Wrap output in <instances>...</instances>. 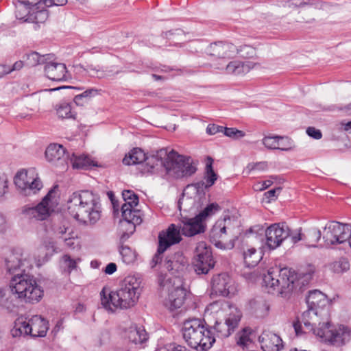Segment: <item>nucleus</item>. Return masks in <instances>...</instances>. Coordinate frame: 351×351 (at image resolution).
Instances as JSON below:
<instances>
[{"mask_svg":"<svg viewBox=\"0 0 351 351\" xmlns=\"http://www.w3.org/2000/svg\"><path fill=\"white\" fill-rule=\"evenodd\" d=\"M69 214L84 224H95L101 217L99 197L90 191L73 193L67 201Z\"/></svg>","mask_w":351,"mask_h":351,"instance_id":"2","label":"nucleus"},{"mask_svg":"<svg viewBox=\"0 0 351 351\" xmlns=\"http://www.w3.org/2000/svg\"><path fill=\"white\" fill-rule=\"evenodd\" d=\"M122 197L125 202L121 206L122 217H129L130 214L134 213V211H141L134 208L138 204V197L132 191H123Z\"/></svg>","mask_w":351,"mask_h":351,"instance_id":"29","label":"nucleus"},{"mask_svg":"<svg viewBox=\"0 0 351 351\" xmlns=\"http://www.w3.org/2000/svg\"><path fill=\"white\" fill-rule=\"evenodd\" d=\"M98 90L95 88H89L82 93L75 96L73 101L77 106H83L88 103L92 97L97 95Z\"/></svg>","mask_w":351,"mask_h":351,"instance_id":"44","label":"nucleus"},{"mask_svg":"<svg viewBox=\"0 0 351 351\" xmlns=\"http://www.w3.org/2000/svg\"><path fill=\"white\" fill-rule=\"evenodd\" d=\"M0 305L8 309L12 310L16 307L15 300L8 289H0Z\"/></svg>","mask_w":351,"mask_h":351,"instance_id":"43","label":"nucleus"},{"mask_svg":"<svg viewBox=\"0 0 351 351\" xmlns=\"http://www.w3.org/2000/svg\"><path fill=\"white\" fill-rule=\"evenodd\" d=\"M56 189V186L51 189L36 206H24L22 209L23 214L29 219L34 218L40 221L46 219L54 204L53 199L55 197Z\"/></svg>","mask_w":351,"mask_h":351,"instance_id":"12","label":"nucleus"},{"mask_svg":"<svg viewBox=\"0 0 351 351\" xmlns=\"http://www.w3.org/2000/svg\"><path fill=\"white\" fill-rule=\"evenodd\" d=\"M335 269L337 271H346L350 268V263L346 259H341L335 265Z\"/></svg>","mask_w":351,"mask_h":351,"instance_id":"56","label":"nucleus"},{"mask_svg":"<svg viewBox=\"0 0 351 351\" xmlns=\"http://www.w3.org/2000/svg\"><path fill=\"white\" fill-rule=\"evenodd\" d=\"M169 152L167 148L160 149L155 154L146 156L145 160V170L147 172L154 173L160 167H164L167 171L166 163L169 162Z\"/></svg>","mask_w":351,"mask_h":351,"instance_id":"21","label":"nucleus"},{"mask_svg":"<svg viewBox=\"0 0 351 351\" xmlns=\"http://www.w3.org/2000/svg\"><path fill=\"white\" fill-rule=\"evenodd\" d=\"M350 226L331 221L324 228L323 239L327 245L341 244L350 238Z\"/></svg>","mask_w":351,"mask_h":351,"instance_id":"11","label":"nucleus"},{"mask_svg":"<svg viewBox=\"0 0 351 351\" xmlns=\"http://www.w3.org/2000/svg\"><path fill=\"white\" fill-rule=\"evenodd\" d=\"M37 0H19L17 5L16 16L20 19L25 18L37 5Z\"/></svg>","mask_w":351,"mask_h":351,"instance_id":"39","label":"nucleus"},{"mask_svg":"<svg viewBox=\"0 0 351 351\" xmlns=\"http://www.w3.org/2000/svg\"><path fill=\"white\" fill-rule=\"evenodd\" d=\"M48 18V12L45 10L32 11L25 18V21L34 23L36 24L43 23Z\"/></svg>","mask_w":351,"mask_h":351,"instance_id":"46","label":"nucleus"},{"mask_svg":"<svg viewBox=\"0 0 351 351\" xmlns=\"http://www.w3.org/2000/svg\"><path fill=\"white\" fill-rule=\"evenodd\" d=\"M220 210V206L217 203L208 204L203 210L196 216L203 222L207 217L213 216Z\"/></svg>","mask_w":351,"mask_h":351,"instance_id":"48","label":"nucleus"},{"mask_svg":"<svg viewBox=\"0 0 351 351\" xmlns=\"http://www.w3.org/2000/svg\"><path fill=\"white\" fill-rule=\"evenodd\" d=\"M204 184L203 181H202L189 184L185 188L178 204V207L181 212L189 213L195 210L196 196L193 197L189 196V195L191 193L197 195L199 191H203Z\"/></svg>","mask_w":351,"mask_h":351,"instance_id":"18","label":"nucleus"},{"mask_svg":"<svg viewBox=\"0 0 351 351\" xmlns=\"http://www.w3.org/2000/svg\"><path fill=\"white\" fill-rule=\"evenodd\" d=\"M261 252L254 247H249L243 252L244 263L247 267H255L261 260Z\"/></svg>","mask_w":351,"mask_h":351,"instance_id":"37","label":"nucleus"},{"mask_svg":"<svg viewBox=\"0 0 351 351\" xmlns=\"http://www.w3.org/2000/svg\"><path fill=\"white\" fill-rule=\"evenodd\" d=\"M126 336L130 341L138 344L143 343L147 339V335L143 327H138L136 325L131 326L126 330Z\"/></svg>","mask_w":351,"mask_h":351,"instance_id":"34","label":"nucleus"},{"mask_svg":"<svg viewBox=\"0 0 351 351\" xmlns=\"http://www.w3.org/2000/svg\"><path fill=\"white\" fill-rule=\"evenodd\" d=\"M237 54L243 58H251L256 55V49L252 46L244 45L237 49Z\"/></svg>","mask_w":351,"mask_h":351,"instance_id":"52","label":"nucleus"},{"mask_svg":"<svg viewBox=\"0 0 351 351\" xmlns=\"http://www.w3.org/2000/svg\"><path fill=\"white\" fill-rule=\"evenodd\" d=\"M223 134L234 139H239L245 136L244 132L233 128H224Z\"/></svg>","mask_w":351,"mask_h":351,"instance_id":"53","label":"nucleus"},{"mask_svg":"<svg viewBox=\"0 0 351 351\" xmlns=\"http://www.w3.org/2000/svg\"><path fill=\"white\" fill-rule=\"evenodd\" d=\"M278 136H265L262 143L267 149H275L276 148Z\"/></svg>","mask_w":351,"mask_h":351,"instance_id":"54","label":"nucleus"},{"mask_svg":"<svg viewBox=\"0 0 351 351\" xmlns=\"http://www.w3.org/2000/svg\"><path fill=\"white\" fill-rule=\"evenodd\" d=\"M278 178L276 176H270V179L265 180L262 182L258 183L256 186H258V185H261V186L256 188V190L257 191H263L268 187H269L274 182L273 180H276Z\"/></svg>","mask_w":351,"mask_h":351,"instance_id":"61","label":"nucleus"},{"mask_svg":"<svg viewBox=\"0 0 351 351\" xmlns=\"http://www.w3.org/2000/svg\"><path fill=\"white\" fill-rule=\"evenodd\" d=\"M10 287L14 295L25 302H38L44 294L34 276L25 273L14 275L10 280Z\"/></svg>","mask_w":351,"mask_h":351,"instance_id":"4","label":"nucleus"},{"mask_svg":"<svg viewBox=\"0 0 351 351\" xmlns=\"http://www.w3.org/2000/svg\"><path fill=\"white\" fill-rule=\"evenodd\" d=\"M265 244L270 250L279 247L289 237L290 230L285 223H274L265 231Z\"/></svg>","mask_w":351,"mask_h":351,"instance_id":"15","label":"nucleus"},{"mask_svg":"<svg viewBox=\"0 0 351 351\" xmlns=\"http://www.w3.org/2000/svg\"><path fill=\"white\" fill-rule=\"evenodd\" d=\"M45 64V73L49 80L60 82L69 77L64 64L53 62L49 59Z\"/></svg>","mask_w":351,"mask_h":351,"instance_id":"25","label":"nucleus"},{"mask_svg":"<svg viewBox=\"0 0 351 351\" xmlns=\"http://www.w3.org/2000/svg\"><path fill=\"white\" fill-rule=\"evenodd\" d=\"M217 179V175L215 173L213 169L212 162L208 163L206 167V182H203L204 184L203 189L208 188L213 185Z\"/></svg>","mask_w":351,"mask_h":351,"instance_id":"49","label":"nucleus"},{"mask_svg":"<svg viewBox=\"0 0 351 351\" xmlns=\"http://www.w3.org/2000/svg\"><path fill=\"white\" fill-rule=\"evenodd\" d=\"M62 261L64 263L65 267L68 269L69 272L76 269L77 263L75 260L72 259L69 255L65 254L62 256Z\"/></svg>","mask_w":351,"mask_h":351,"instance_id":"55","label":"nucleus"},{"mask_svg":"<svg viewBox=\"0 0 351 351\" xmlns=\"http://www.w3.org/2000/svg\"><path fill=\"white\" fill-rule=\"evenodd\" d=\"M169 162L166 163L167 173L176 178L190 176L197 170L191 157L180 155L174 150L169 152Z\"/></svg>","mask_w":351,"mask_h":351,"instance_id":"7","label":"nucleus"},{"mask_svg":"<svg viewBox=\"0 0 351 351\" xmlns=\"http://www.w3.org/2000/svg\"><path fill=\"white\" fill-rule=\"evenodd\" d=\"M45 158L48 162L56 165L65 166L69 160L64 148L59 144H50L45 150Z\"/></svg>","mask_w":351,"mask_h":351,"instance_id":"24","label":"nucleus"},{"mask_svg":"<svg viewBox=\"0 0 351 351\" xmlns=\"http://www.w3.org/2000/svg\"><path fill=\"white\" fill-rule=\"evenodd\" d=\"M254 65L255 64L252 62H244L240 60H233L226 66L225 70L228 74L244 75L250 72Z\"/></svg>","mask_w":351,"mask_h":351,"instance_id":"31","label":"nucleus"},{"mask_svg":"<svg viewBox=\"0 0 351 351\" xmlns=\"http://www.w3.org/2000/svg\"><path fill=\"white\" fill-rule=\"evenodd\" d=\"M57 115L60 119H75V113L72 111L69 104L62 102L56 108Z\"/></svg>","mask_w":351,"mask_h":351,"instance_id":"45","label":"nucleus"},{"mask_svg":"<svg viewBox=\"0 0 351 351\" xmlns=\"http://www.w3.org/2000/svg\"><path fill=\"white\" fill-rule=\"evenodd\" d=\"M27 67H34L39 64H45L47 60L51 59L49 54L41 56L36 51H31L24 54L22 57Z\"/></svg>","mask_w":351,"mask_h":351,"instance_id":"33","label":"nucleus"},{"mask_svg":"<svg viewBox=\"0 0 351 351\" xmlns=\"http://www.w3.org/2000/svg\"><path fill=\"white\" fill-rule=\"evenodd\" d=\"M69 160L73 167L75 169H86L94 165L93 160L89 157L84 155L77 156L73 154L72 157Z\"/></svg>","mask_w":351,"mask_h":351,"instance_id":"42","label":"nucleus"},{"mask_svg":"<svg viewBox=\"0 0 351 351\" xmlns=\"http://www.w3.org/2000/svg\"><path fill=\"white\" fill-rule=\"evenodd\" d=\"M143 214L141 211H134V213L130 214L129 217H123L120 221V227L122 231L121 240L125 241L135 230L136 226L139 225L143 221Z\"/></svg>","mask_w":351,"mask_h":351,"instance_id":"22","label":"nucleus"},{"mask_svg":"<svg viewBox=\"0 0 351 351\" xmlns=\"http://www.w3.org/2000/svg\"><path fill=\"white\" fill-rule=\"evenodd\" d=\"M293 147V141L287 136H278L276 148L275 149H280L282 151H289Z\"/></svg>","mask_w":351,"mask_h":351,"instance_id":"50","label":"nucleus"},{"mask_svg":"<svg viewBox=\"0 0 351 351\" xmlns=\"http://www.w3.org/2000/svg\"><path fill=\"white\" fill-rule=\"evenodd\" d=\"M32 267L30 257L27 254L12 251L5 258V269L10 274L17 269H21V273H25V269Z\"/></svg>","mask_w":351,"mask_h":351,"instance_id":"17","label":"nucleus"},{"mask_svg":"<svg viewBox=\"0 0 351 351\" xmlns=\"http://www.w3.org/2000/svg\"><path fill=\"white\" fill-rule=\"evenodd\" d=\"M247 168L250 171L255 169L265 171L267 169L268 165L267 162H259L256 163L249 164Z\"/></svg>","mask_w":351,"mask_h":351,"instance_id":"59","label":"nucleus"},{"mask_svg":"<svg viewBox=\"0 0 351 351\" xmlns=\"http://www.w3.org/2000/svg\"><path fill=\"white\" fill-rule=\"evenodd\" d=\"M263 281L267 287L274 289L278 288L281 294L293 291L300 283L295 271L287 267L269 269L264 276Z\"/></svg>","mask_w":351,"mask_h":351,"instance_id":"5","label":"nucleus"},{"mask_svg":"<svg viewBox=\"0 0 351 351\" xmlns=\"http://www.w3.org/2000/svg\"><path fill=\"white\" fill-rule=\"evenodd\" d=\"M306 133L309 136H311L316 140H319L322 137V134L321 131L318 129L313 128V127H308L306 129Z\"/></svg>","mask_w":351,"mask_h":351,"instance_id":"58","label":"nucleus"},{"mask_svg":"<svg viewBox=\"0 0 351 351\" xmlns=\"http://www.w3.org/2000/svg\"><path fill=\"white\" fill-rule=\"evenodd\" d=\"M180 231V228L171 224L167 231L161 232L158 235V252L163 253L171 245L178 243L182 240Z\"/></svg>","mask_w":351,"mask_h":351,"instance_id":"20","label":"nucleus"},{"mask_svg":"<svg viewBox=\"0 0 351 351\" xmlns=\"http://www.w3.org/2000/svg\"><path fill=\"white\" fill-rule=\"evenodd\" d=\"M239 321V315H230L224 322L216 321L213 329L216 332L217 337L226 338L234 331Z\"/></svg>","mask_w":351,"mask_h":351,"instance_id":"26","label":"nucleus"},{"mask_svg":"<svg viewBox=\"0 0 351 351\" xmlns=\"http://www.w3.org/2000/svg\"><path fill=\"white\" fill-rule=\"evenodd\" d=\"M281 189H282L280 187H278V188L269 190V191L265 192L264 195L266 198L269 199V201L275 199L278 197Z\"/></svg>","mask_w":351,"mask_h":351,"instance_id":"64","label":"nucleus"},{"mask_svg":"<svg viewBox=\"0 0 351 351\" xmlns=\"http://www.w3.org/2000/svg\"><path fill=\"white\" fill-rule=\"evenodd\" d=\"M40 250L43 252H45V256L42 259H38L37 265L40 266L45 262L48 261L49 258L53 256L54 253L57 252L55 242L51 239L45 240L42 246L40 247Z\"/></svg>","mask_w":351,"mask_h":351,"instance_id":"38","label":"nucleus"},{"mask_svg":"<svg viewBox=\"0 0 351 351\" xmlns=\"http://www.w3.org/2000/svg\"><path fill=\"white\" fill-rule=\"evenodd\" d=\"M188 265L186 258L182 254H175L172 259L165 263V267L173 274L183 271Z\"/></svg>","mask_w":351,"mask_h":351,"instance_id":"32","label":"nucleus"},{"mask_svg":"<svg viewBox=\"0 0 351 351\" xmlns=\"http://www.w3.org/2000/svg\"><path fill=\"white\" fill-rule=\"evenodd\" d=\"M251 329L243 328L242 331L237 334V343L239 346L245 348L251 342L250 335Z\"/></svg>","mask_w":351,"mask_h":351,"instance_id":"51","label":"nucleus"},{"mask_svg":"<svg viewBox=\"0 0 351 351\" xmlns=\"http://www.w3.org/2000/svg\"><path fill=\"white\" fill-rule=\"evenodd\" d=\"M146 156L143 149L136 147L125 156L123 159V163L125 165L140 164L145 162Z\"/></svg>","mask_w":351,"mask_h":351,"instance_id":"35","label":"nucleus"},{"mask_svg":"<svg viewBox=\"0 0 351 351\" xmlns=\"http://www.w3.org/2000/svg\"><path fill=\"white\" fill-rule=\"evenodd\" d=\"M322 317V311L317 309H308L304 311L301 315L300 320L293 323V328L297 336L300 335L302 332V323L304 324L306 329V332H313L316 335L317 330L319 329H324V322H328L324 321Z\"/></svg>","mask_w":351,"mask_h":351,"instance_id":"9","label":"nucleus"},{"mask_svg":"<svg viewBox=\"0 0 351 351\" xmlns=\"http://www.w3.org/2000/svg\"><path fill=\"white\" fill-rule=\"evenodd\" d=\"M213 293L222 296H230L234 293L233 281L226 273L213 276L211 280Z\"/></svg>","mask_w":351,"mask_h":351,"instance_id":"19","label":"nucleus"},{"mask_svg":"<svg viewBox=\"0 0 351 351\" xmlns=\"http://www.w3.org/2000/svg\"><path fill=\"white\" fill-rule=\"evenodd\" d=\"M322 233L320 230L317 228H311L304 233V241L308 247H316V243L321 239Z\"/></svg>","mask_w":351,"mask_h":351,"instance_id":"40","label":"nucleus"},{"mask_svg":"<svg viewBox=\"0 0 351 351\" xmlns=\"http://www.w3.org/2000/svg\"><path fill=\"white\" fill-rule=\"evenodd\" d=\"M237 48L230 43L215 42L210 44L205 50V53L211 60L228 59L236 56Z\"/></svg>","mask_w":351,"mask_h":351,"instance_id":"16","label":"nucleus"},{"mask_svg":"<svg viewBox=\"0 0 351 351\" xmlns=\"http://www.w3.org/2000/svg\"><path fill=\"white\" fill-rule=\"evenodd\" d=\"M141 279L136 276L124 278L116 291H109L104 288L101 293V304L112 312L117 309H128L134 306L141 294Z\"/></svg>","mask_w":351,"mask_h":351,"instance_id":"1","label":"nucleus"},{"mask_svg":"<svg viewBox=\"0 0 351 351\" xmlns=\"http://www.w3.org/2000/svg\"><path fill=\"white\" fill-rule=\"evenodd\" d=\"M336 128L339 131H343L348 133H351V121H341L336 125Z\"/></svg>","mask_w":351,"mask_h":351,"instance_id":"57","label":"nucleus"},{"mask_svg":"<svg viewBox=\"0 0 351 351\" xmlns=\"http://www.w3.org/2000/svg\"><path fill=\"white\" fill-rule=\"evenodd\" d=\"M181 215H182L181 214ZM182 225L180 226L182 234L186 237H193L195 234L204 232L206 226L197 217H188L182 216Z\"/></svg>","mask_w":351,"mask_h":351,"instance_id":"23","label":"nucleus"},{"mask_svg":"<svg viewBox=\"0 0 351 351\" xmlns=\"http://www.w3.org/2000/svg\"><path fill=\"white\" fill-rule=\"evenodd\" d=\"M160 286L164 306L170 311L180 308L186 295V291L182 287V280L175 276L161 282Z\"/></svg>","mask_w":351,"mask_h":351,"instance_id":"6","label":"nucleus"},{"mask_svg":"<svg viewBox=\"0 0 351 351\" xmlns=\"http://www.w3.org/2000/svg\"><path fill=\"white\" fill-rule=\"evenodd\" d=\"M323 326L324 329L317 330L316 336L324 341L341 346L350 340L351 331L348 327L339 326L338 328H332L329 322H324Z\"/></svg>","mask_w":351,"mask_h":351,"instance_id":"10","label":"nucleus"},{"mask_svg":"<svg viewBox=\"0 0 351 351\" xmlns=\"http://www.w3.org/2000/svg\"><path fill=\"white\" fill-rule=\"evenodd\" d=\"M258 341L264 351H279L282 346L281 338L269 331L263 332L259 336Z\"/></svg>","mask_w":351,"mask_h":351,"instance_id":"27","label":"nucleus"},{"mask_svg":"<svg viewBox=\"0 0 351 351\" xmlns=\"http://www.w3.org/2000/svg\"><path fill=\"white\" fill-rule=\"evenodd\" d=\"M237 223V219L229 215H224L223 218L216 221L210 232V241L217 247L225 249L226 245L223 241L227 235V230H230L234 223Z\"/></svg>","mask_w":351,"mask_h":351,"instance_id":"13","label":"nucleus"},{"mask_svg":"<svg viewBox=\"0 0 351 351\" xmlns=\"http://www.w3.org/2000/svg\"><path fill=\"white\" fill-rule=\"evenodd\" d=\"M29 326L27 319L19 318L15 322L14 328L11 330V335L14 337L29 335Z\"/></svg>","mask_w":351,"mask_h":351,"instance_id":"41","label":"nucleus"},{"mask_svg":"<svg viewBox=\"0 0 351 351\" xmlns=\"http://www.w3.org/2000/svg\"><path fill=\"white\" fill-rule=\"evenodd\" d=\"M250 306L253 313L256 317H263L268 314L269 305L262 298L254 299L250 301Z\"/></svg>","mask_w":351,"mask_h":351,"instance_id":"36","label":"nucleus"},{"mask_svg":"<svg viewBox=\"0 0 351 351\" xmlns=\"http://www.w3.org/2000/svg\"><path fill=\"white\" fill-rule=\"evenodd\" d=\"M309 4V2L303 0H290L287 2V5L291 8L303 7Z\"/></svg>","mask_w":351,"mask_h":351,"instance_id":"60","label":"nucleus"},{"mask_svg":"<svg viewBox=\"0 0 351 351\" xmlns=\"http://www.w3.org/2000/svg\"><path fill=\"white\" fill-rule=\"evenodd\" d=\"M308 308L321 311L328 304L326 295L319 290H313L308 292L306 298Z\"/></svg>","mask_w":351,"mask_h":351,"instance_id":"30","label":"nucleus"},{"mask_svg":"<svg viewBox=\"0 0 351 351\" xmlns=\"http://www.w3.org/2000/svg\"><path fill=\"white\" fill-rule=\"evenodd\" d=\"M14 182L21 193L25 196L36 194L43 188V183L34 168L19 171Z\"/></svg>","mask_w":351,"mask_h":351,"instance_id":"8","label":"nucleus"},{"mask_svg":"<svg viewBox=\"0 0 351 351\" xmlns=\"http://www.w3.org/2000/svg\"><path fill=\"white\" fill-rule=\"evenodd\" d=\"M8 187L7 177L4 174H0V196L6 193Z\"/></svg>","mask_w":351,"mask_h":351,"instance_id":"63","label":"nucleus"},{"mask_svg":"<svg viewBox=\"0 0 351 351\" xmlns=\"http://www.w3.org/2000/svg\"><path fill=\"white\" fill-rule=\"evenodd\" d=\"M29 334L34 337H45L49 329V324L47 320L40 315H34L27 319Z\"/></svg>","mask_w":351,"mask_h":351,"instance_id":"28","label":"nucleus"},{"mask_svg":"<svg viewBox=\"0 0 351 351\" xmlns=\"http://www.w3.org/2000/svg\"><path fill=\"white\" fill-rule=\"evenodd\" d=\"M182 330L183 338L188 346L197 351H206L215 342L212 328L199 319L186 320Z\"/></svg>","mask_w":351,"mask_h":351,"instance_id":"3","label":"nucleus"},{"mask_svg":"<svg viewBox=\"0 0 351 351\" xmlns=\"http://www.w3.org/2000/svg\"><path fill=\"white\" fill-rule=\"evenodd\" d=\"M195 254L193 263L195 272L197 274H208L215 266L210 248L205 242H199L195 247Z\"/></svg>","mask_w":351,"mask_h":351,"instance_id":"14","label":"nucleus"},{"mask_svg":"<svg viewBox=\"0 0 351 351\" xmlns=\"http://www.w3.org/2000/svg\"><path fill=\"white\" fill-rule=\"evenodd\" d=\"M123 262L126 264L133 263L136 259V253L127 245H121L119 250Z\"/></svg>","mask_w":351,"mask_h":351,"instance_id":"47","label":"nucleus"},{"mask_svg":"<svg viewBox=\"0 0 351 351\" xmlns=\"http://www.w3.org/2000/svg\"><path fill=\"white\" fill-rule=\"evenodd\" d=\"M224 128L215 124H209L206 128L208 134L213 135L219 132H223Z\"/></svg>","mask_w":351,"mask_h":351,"instance_id":"62","label":"nucleus"}]
</instances>
